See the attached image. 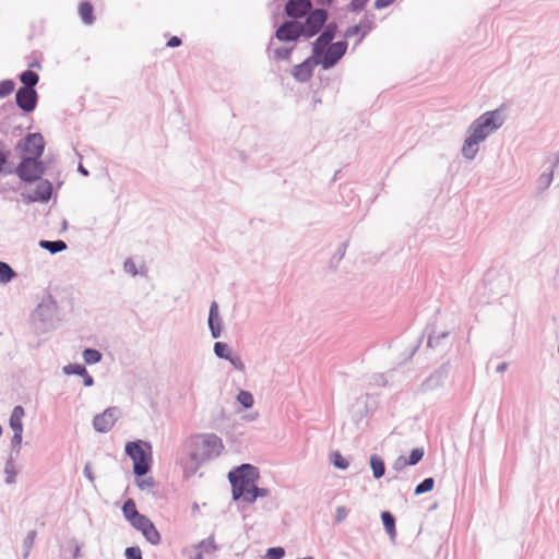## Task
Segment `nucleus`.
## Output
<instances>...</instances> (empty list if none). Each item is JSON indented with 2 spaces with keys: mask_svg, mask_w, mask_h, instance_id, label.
Returning <instances> with one entry per match:
<instances>
[{
  "mask_svg": "<svg viewBox=\"0 0 559 559\" xmlns=\"http://www.w3.org/2000/svg\"><path fill=\"white\" fill-rule=\"evenodd\" d=\"M228 478L231 483L235 500L242 499L245 502L252 503L258 497L269 495L266 489L257 487L259 471L250 464H242L235 471L229 472Z\"/></svg>",
  "mask_w": 559,
  "mask_h": 559,
  "instance_id": "nucleus-1",
  "label": "nucleus"
},
{
  "mask_svg": "<svg viewBox=\"0 0 559 559\" xmlns=\"http://www.w3.org/2000/svg\"><path fill=\"white\" fill-rule=\"evenodd\" d=\"M335 35V26L329 25L313 44V52L317 63L329 69L333 67L346 52L347 44L337 41L331 44Z\"/></svg>",
  "mask_w": 559,
  "mask_h": 559,
  "instance_id": "nucleus-2",
  "label": "nucleus"
},
{
  "mask_svg": "<svg viewBox=\"0 0 559 559\" xmlns=\"http://www.w3.org/2000/svg\"><path fill=\"white\" fill-rule=\"evenodd\" d=\"M223 450L222 439L215 435H198L190 441V457L197 466L218 457Z\"/></svg>",
  "mask_w": 559,
  "mask_h": 559,
  "instance_id": "nucleus-3",
  "label": "nucleus"
},
{
  "mask_svg": "<svg viewBox=\"0 0 559 559\" xmlns=\"http://www.w3.org/2000/svg\"><path fill=\"white\" fill-rule=\"evenodd\" d=\"M126 452L133 461V471L136 476H143L148 472L152 461V448L147 442H128L126 444Z\"/></svg>",
  "mask_w": 559,
  "mask_h": 559,
  "instance_id": "nucleus-4",
  "label": "nucleus"
},
{
  "mask_svg": "<svg viewBox=\"0 0 559 559\" xmlns=\"http://www.w3.org/2000/svg\"><path fill=\"white\" fill-rule=\"evenodd\" d=\"M503 117L499 110L483 114L471 127L472 134L484 141L492 131L501 127Z\"/></svg>",
  "mask_w": 559,
  "mask_h": 559,
  "instance_id": "nucleus-5",
  "label": "nucleus"
},
{
  "mask_svg": "<svg viewBox=\"0 0 559 559\" xmlns=\"http://www.w3.org/2000/svg\"><path fill=\"white\" fill-rule=\"evenodd\" d=\"M45 147V141L39 133H29L23 140H21L16 150L21 152V158H33L39 159L43 155Z\"/></svg>",
  "mask_w": 559,
  "mask_h": 559,
  "instance_id": "nucleus-6",
  "label": "nucleus"
},
{
  "mask_svg": "<svg viewBox=\"0 0 559 559\" xmlns=\"http://www.w3.org/2000/svg\"><path fill=\"white\" fill-rule=\"evenodd\" d=\"M45 171L44 164L39 159L21 158L20 164L15 168L19 178L26 182L38 180Z\"/></svg>",
  "mask_w": 559,
  "mask_h": 559,
  "instance_id": "nucleus-7",
  "label": "nucleus"
},
{
  "mask_svg": "<svg viewBox=\"0 0 559 559\" xmlns=\"http://www.w3.org/2000/svg\"><path fill=\"white\" fill-rule=\"evenodd\" d=\"M326 19L328 14L323 9H317L310 12L305 24H302L304 35L311 37L317 34L324 25Z\"/></svg>",
  "mask_w": 559,
  "mask_h": 559,
  "instance_id": "nucleus-8",
  "label": "nucleus"
},
{
  "mask_svg": "<svg viewBox=\"0 0 559 559\" xmlns=\"http://www.w3.org/2000/svg\"><path fill=\"white\" fill-rule=\"evenodd\" d=\"M132 526L140 531L145 539L151 543L152 545H157L160 542V534L158 533L157 528L153 524V522L146 518L145 515H142L141 518H138V521H135Z\"/></svg>",
  "mask_w": 559,
  "mask_h": 559,
  "instance_id": "nucleus-9",
  "label": "nucleus"
},
{
  "mask_svg": "<svg viewBox=\"0 0 559 559\" xmlns=\"http://www.w3.org/2000/svg\"><path fill=\"white\" fill-rule=\"evenodd\" d=\"M117 417L118 409L116 407H109L94 417L93 426L98 432H107L114 427Z\"/></svg>",
  "mask_w": 559,
  "mask_h": 559,
  "instance_id": "nucleus-10",
  "label": "nucleus"
},
{
  "mask_svg": "<svg viewBox=\"0 0 559 559\" xmlns=\"http://www.w3.org/2000/svg\"><path fill=\"white\" fill-rule=\"evenodd\" d=\"M300 35H304V27L296 21L285 22L276 31V37L282 41L295 40Z\"/></svg>",
  "mask_w": 559,
  "mask_h": 559,
  "instance_id": "nucleus-11",
  "label": "nucleus"
},
{
  "mask_svg": "<svg viewBox=\"0 0 559 559\" xmlns=\"http://www.w3.org/2000/svg\"><path fill=\"white\" fill-rule=\"evenodd\" d=\"M16 104L17 106L26 111L29 112L34 110L37 103V93L34 88L29 87H21L15 95Z\"/></svg>",
  "mask_w": 559,
  "mask_h": 559,
  "instance_id": "nucleus-12",
  "label": "nucleus"
},
{
  "mask_svg": "<svg viewBox=\"0 0 559 559\" xmlns=\"http://www.w3.org/2000/svg\"><path fill=\"white\" fill-rule=\"evenodd\" d=\"M316 66H319V63H317V60L312 55L310 58L306 59L300 64L295 66L292 71V74L297 81L307 82L308 80H310L313 72V68Z\"/></svg>",
  "mask_w": 559,
  "mask_h": 559,
  "instance_id": "nucleus-13",
  "label": "nucleus"
},
{
  "mask_svg": "<svg viewBox=\"0 0 559 559\" xmlns=\"http://www.w3.org/2000/svg\"><path fill=\"white\" fill-rule=\"evenodd\" d=\"M24 408L22 406H15L10 416V427L14 431L12 441L20 444L22 441Z\"/></svg>",
  "mask_w": 559,
  "mask_h": 559,
  "instance_id": "nucleus-14",
  "label": "nucleus"
},
{
  "mask_svg": "<svg viewBox=\"0 0 559 559\" xmlns=\"http://www.w3.org/2000/svg\"><path fill=\"white\" fill-rule=\"evenodd\" d=\"M285 10L289 16L301 17L311 10V2L309 0H289Z\"/></svg>",
  "mask_w": 559,
  "mask_h": 559,
  "instance_id": "nucleus-15",
  "label": "nucleus"
},
{
  "mask_svg": "<svg viewBox=\"0 0 559 559\" xmlns=\"http://www.w3.org/2000/svg\"><path fill=\"white\" fill-rule=\"evenodd\" d=\"M209 326L214 338L221 335V320L218 316V305L216 301H213L210 307Z\"/></svg>",
  "mask_w": 559,
  "mask_h": 559,
  "instance_id": "nucleus-16",
  "label": "nucleus"
},
{
  "mask_svg": "<svg viewBox=\"0 0 559 559\" xmlns=\"http://www.w3.org/2000/svg\"><path fill=\"white\" fill-rule=\"evenodd\" d=\"M52 186L49 181H40L35 189V195L32 201H48L51 197Z\"/></svg>",
  "mask_w": 559,
  "mask_h": 559,
  "instance_id": "nucleus-17",
  "label": "nucleus"
},
{
  "mask_svg": "<svg viewBox=\"0 0 559 559\" xmlns=\"http://www.w3.org/2000/svg\"><path fill=\"white\" fill-rule=\"evenodd\" d=\"M481 140H478L475 135L471 133V135L465 140L464 146L462 148V153L467 158H474L478 151V144Z\"/></svg>",
  "mask_w": 559,
  "mask_h": 559,
  "instance_id": "nucleus-18",
  "label": "nucleus"
},
{
  "mask_svg": "<svg viewBox=\"0 0 559 559\" xmlns=\"http://www.w3.org/2000/svg\"><path fill=\"white\" fill-rule=\"evenodd\" d=\"M122 512L126 519L131 523V525L138 521V518H141L143 514H140L136 510L135 502L131 499L127 500L122 507Z\"/></svg>",
  "mask_w": 559,
  "mask_h": 559,
  "instance_id": "nucleus-19",
  "label": "nucleus"
},
{
  "mask_svg": "<svg viewBox=\"0 0 559 559\" xmlns=\"http://www.w3.org/2000/svg\"><path fill=\"white\" fill-rule=\"evenodd\" d=\"M79 14L85 24L90 25L94 22V8L91 2H81L79 5Z\"/></svg>",
  "mask_w": 559,
  "mask_h": 559,
  "instance_id": "nucleus-20",
  "label": "nucleus"
},
{
  "mask_svg": "<svg viewBox=\"0 0 559 559\" xmlns=\"http://www.w3.org/2000/svg\"><path fill=\"white\" fill-rule=\"evenodd\" d=\"M370 466L372 468V473L376 478H380L384 475L385 466H384V462L381 457H379L377 455H372L370 457Z\"/></svg>",
  "mask_w": 559,
  "mask_h": 559,
  "instance_id": "nucleus-21",
  "label": "nucleus"
},
{
  "mask_svg": "<svg viewBox=\"0 0 559 559\" xmlns=\"http://www.w3.org/2000/svg\"><path fill=\"white\" fill-rule=\"evenodd\" d=\"M39 246L41 248L50 251L51 253L60 252L67 248L66 242L62 240H57V241L41 240L39 242Z\"/></svg>",
  "mask_w": 559,
  "mask_h": 559,
  "instance_id": "nucleus-22",
  "label": "nucleus"
},
{
  "mask_svg": "<svg viewBox=\"0 0 559 559\" xmlns=\"http://www.w3.org/2000/svg\"><path fill=\"white\" fill-rule=\"evenodd\" d=\"M381 519H382L383 525H384L388 534L391 537H394L396 531H395V520H394L393 515L390 512L384 511L381 514Z\"/></svg>",
  "mask_w": 559,
  "mask_h": 559,
  "instance_id": "nucleus-23",
  "label": "nucleus"
},
{
  "mask_svg": "<svg viewBox=\"0 0 559 559\" xmlns=\"http://www.w3.org/2000/svg\"><path fill=\"white\" fill-rule=\"evenodd\" d=\"M21 82L24 84L23 87L34 88V86L38 83V75L33 71H25L20 75Z\"/></svg>",
  "mask_w": 559,
  "mask_h": 559,
  "instance_id": "nucleus-24",
  "label": "nucleus"
},
{
  "mask_svg": "<svg viewBox=\"0 0 559 559\" xmlns=\"http://www.w3.org/2000/svg\"><path fill=\"white\" fill-rule=\"evenodd\" d=\"M424 456V450L423 449H414L412 450L411 454H409V460L406 461L405 459L401 457L399 460L400 461H403V466H406V465H415L417 464Z\"/></svg>",
  "mask_w": 559,
  "mask_h": 559,
  "instance_id": "nucleus-25",
  "label": "nucleus"
},
{
  "mask_svg": "<svg viewBox=\"0 0 559 559\" xmlns=\"http://www.w3.org/2000/svg\"><path fill=\"white\" fill-rule=\"evenodd\" d=\"M14 276V272L12 267L5 263L0 261V281L2 283L10 282Z\"/></svg>",
  "mask_w": 559,
  "mask_h": 559,
  "instance_id": "nucleus-26",
  "label": "nucleus"
},
{
  "mask_svg": "<svg viewBox=\"0 0 559 559\" xmlns=\"http://www.w3.org/2000/svg\"><path fill=\"white\" fill-rule=\"evenodd\" d=\"M83 358L86 364H96L100 361L102 354L97 349L86 348L83 352Z\"/></svg>",
  "mask_w": 559,
  "mask_h": 559,
  "instance_id": "nucleus-27",
  "label": "nucleus"
},
{
  "mask_svg": "<svg viewBox=\"0 0 559 559\" xmlns=\"http://www.w3.org/2000/svg\"><path fill=\"white\" fill-rule=\"evenodd\" d=\"M433 486H435V480H433V478L429 477V478H426L420 484H418L416 486L414 492H415V495H421L425 492H429L433 489Z\"/></svg>",
  "mask_w": 559,
  "mask_h": 559,
  "instance_id": "nucleus-28",
  "label": "nucleus"
},
{
  "mask_svg": "<svg viewBox=\"0 0 559 559\" xmlns=\"http://www.w3.org/2000/svg\"><path fill=\"white\" fill-rule=\"evenodd\" d=\"M214 352L221 358L230 359V350H229V347L227 346V344H225V343H222V342L215 343Z\"/></svg>",
  "mask_w": 559,
  "mask_h": 559,
  "instance_id": "nucleus-29",
  "label": "nucleus"
},
{
  "mask_svg": "<svg viewBox=\"0 0 559 559\" xmlns=\"http://www.w3.org/2000/svg\"><path fill=\"white\" fill-rule=\"evenodd\" d=\"M237 400L245 408H250L253 405V396L248 391H240Z\"/></svg>",
  "mask_w": 559,
  "mask_h": 559,
  "instance_id": "nucleus-30",
  "label": "nucleus"
},
{
  "mask_svg": "<svg viewBox=\"0 0 559 559\" xmlns=\"http://www.w3.org/2000/svg\"><path fill=\"white\" fill-rule=\"evenodd\" d=\"M14 82L11 80H4L0 82V97L9 96L14 91Z\"/></svg>",
  "mask_w": 559,
  "mask_h": 559,
  "instance_id": "nucleus-31",
  "label": "nucleus"
},
{
  "mask_svg": "<svg viewBox=\"0 0 559 559\" xmlns=\"http://www.w3.org/2000/svg\"><path fill=\"white\" fill-rule=\"evenodd\" d=\"M331 460L334 466L337 468L345 469L348 467V462L342 456L340 452H333Z\"/></svg>",
  "mask_w": 559,
  "mask_h": 559,
  "instance_id": "nucleus-32",
  "label": "nucleus"
},
{
  "mask_svg": "<svg viewBox=\"0 0 559 559\" xmlns=\"http://www.w3.org/2000/svg\"><path fill=\"white\" fill-rule=\"evenodd\" d=\"M63 370L68 374H79V376H82V374L86 373L85 367L80 365V364L68 365V366H66L63 368Z\"/></svg>",
  "mask_w": 559,
  "mask_h": 559,
  "instance_id": "nucleus-33",
  "label": "nucleus"
},
{
  "mask_svg": "<svg viewBox=\"0 0 559 559\" xmlns=\"http://www.w3.org/2000/svg\"><path fill=\"white\" fill-rule=\"evenodd\" d=\"M285 556V550L282 547L270 548L263 559H282Z\"/></svg>",
  "mask_w": 559,
  "mask_h": 559,
  "instance_id": "nucleus-34",
  "label": "nucleus"
},
{
  "mask_svg": "<svg viewBox=\"0 0 559 559\" xmlns=\"http://www.w3.org/2000/svg\"><path fill=\"white\" fill-rule=\"evenodd\" d=\"M349 513V509L346 507H337L334 514V521L336 524L342 523L346 520L347 515Z\"/></svg>",
  "mask_w": 559,
  "mask_h": 559,
  "instance_id": "nucleus-35",
  "label": "nucleus"
},
{
  "mask_svg": "<svg viewBox=\"0 0 559 559\" xmlns=\"http://www.w3.org/2000/svg\"><path fill=\"white\" fill-rule=\"evenodd\" d=\"M361 26V36H359L357 41H360L367 33H369L373 27V22L369 19L361 21L359 24Z\"/></svg>",
  "mask_w": 559,
  "mask_h": 559,
  "instance_id": "nucleus-36",
  "label": "nucleus"
},
{
  "mask_svg": "<svg viewBox=\"0 0 559 559\" xmlns=\"http://www.w3.org/2000/svg\"><path fill=\"white\" fill-rule=\"evenodd\" d=\"M292 53L290 48H277L274 50V57L277 60H288Z\"/></svg>",
  "mask_w": 559,
  "mask_h": 559,
  "instance_id": "nucleus-37",
  "label": "nucleus"
},
{
  "mask_svg": "<svg viewBox=\"0 0 559 559\" xmlns=\"http://www.w3.org/2000/svg\"><path fill=\"white\" fill-rule=\"evenodd\" d=\"M4 473H5V481L8 484L14 483L16 473L14 469V465L12 463H8L5 465Z\"/></svg>",
  "mask_w": 559,
  "mask_h": 559,
  "instance_id": "nucleus-38",
  "label": "nucleus"
},
{
  "mask_svg": "<svg viewBox=\"0 0 559 559\" xmlns=\"http://www.w3.org/2000/svg\"><path fill=\"white\" fill-rule=\"evenodd\" d=\"M127 559H142V552L139 547H128L126 549Z\"/></svg>",
  "mask_w": 559,
  "mask_h": 559,
  "instance_id": "nucleus-39",
  "label": "nucleus"
},
{
  "mask_svg": "<svg viewBox=\"0 0 559 559\" xmlns=\"http://www.w3.org/2000/svg\"><path fill=\"white\" fill-rule=\"evenodd\" d=\"M361 35V26L359 25H354L352 27H349L346 33H345V36L346 37H353V36H357V35Z\"/></svg>",
  "mask_w": 559,
  "mask_h": 559,
  "instance_id": "nucleus-40",
  "label": "nucleus"
},
{
  "mask_svg": "<svg viewBox=\"0 0 559 559\" xmlns=\"http://www.w3.org/2000/svg\"><path fill=\"white\" fill-rule=\"evenodd\" d=\"M369 0H352L350 7L353 10H361Z\"/></svg>",
  "mask_w": 559,
  "mask_h": 559,
  "instance_id": "nucleus-41",
  "label": "nucleus"
},
{
  "mask_svg": "<svg viewBox=\"0 0 559 559\" xmlns=\"http://www.w3.org/2000/svg\"><path fill=\"white\" fill-rule=\"evenodd\" d=\"M124 270L129 273H131L132 275H135L136 274V267H135V264L133 261L131 260H128L124 262Z\"/></svg>",
  "mask_w": 559,
  "mask_h": 559,
  "instance_id": "nucleus-42",
  "label": "nucleus"
},
{
  "mask_svg": "<svg viewBox=\"0 0 559 559\" xmlns=\"http://www.w3.org/2000/svg\"><path fill=\"white\" fill-rule=\"evenodd\" d=\"M395 0H376L374 7L377 9H383L392 4Z\"/></svg>",
  "mask_w": 559,
  "mask_h": 559,
  "instance_id": "nucleus-43",
  "label": "nucleus"
},
{
  "mask_svg": "<svg viewBox=\"0 0 559 559\" xmlns=\"http://www.w3.org/2000/svg\"><path fill=\"white\" fill-rule=\"evenodd\" d=\"M181 45V39L178 36H173L167 41V46L170 48H175Z\"/></svg>",
  "mask_w": 559,
  "mask_h": 559,
  "instance_id": "nucleus-44",
  "label": "nucleus"
},
{
  "mask_svg": "<svg viewBox=\"0 0 559 559\" xmlns=\"http://www.w3.org/2000/svg\"><path fill=\"white\" fill-rule=\"evenodd\" d=\"M72 557L73 559H78L81 556V547L79 544L73 543L72 544Z\"/></svg>",
  "mask_w": 559,
  "mask_h": 559,
  "instance_id": "nucleus-45",
  "label": "nucleus"
},
{
  "mask_svg": "<svg viewBox=\"0 0 559 559\" xmlns=\"http://www.w3.org/2000/svg\"><path fill=\"white\" fill-rule=\"evenodd\" d=\"M228 360H229V361H230V362H231L236 368H238V369H243V364H242V361H241L238 357L234 358V357H231V356H230V359H228Z\"/></svg>",
  "mask_w": 559,
  "mask_h": 559,
  "instance_id": "nucleus-46",
  "label": "nucleus"
},
{
  "mask_svg": "<svg viewBox=\"0 0 559 559\" xmlns=\"http://www.w3.org/2000/svg\"><path fill=\"white\" fill-rule=\"evenodd\" d=\"M82 377L84 378V384L86 386H91L94 383L93 378L87 372L85 374H82Z\"/></svg>",
  "mask_w": 559,
  "mask_h": 559,
  "instance_id": "nucleus-47",
  "label": "nucleus"
},
{
  "mask_svg": "<svg viewBox=\"0 0 559 559\" xmlns=\"http://www.w3.org/2000/svg\"><path fill=\"white\" fill-rule=\"evenodd\" d=\"M498 371H504L506 370V364H501L497 368Z\"/></svg>",
  "mask_w": 559,
  "mask_h": 559,
  "instance_id": "nucleus-48",
  "label": "nucleus"
},
{
  "mask_svg": "<svg viewBox=\"0 0 559 559\" xmlns=\"http://www.w3.org/2000/svg\"><path fill=\"white\" fill-rule=\"evenodd\" d=\"M191 559H203V556H202V554L200 551H198L195 554V556L193 558H191Z\"/></svg>",
  "mask_w": 559,
  "mask_h": 559,
  "instance_id": "nucleus-49",
  "label": "nucleus"
},
{
  "mask_svg": "<svg viewBox=\"0 0 559 559\" xmlns=\"http://www.w3.org/2000/svg\"><path fill=\"white\" fill-rule=\"evenodd\" d=\"M31 67H33V68H39V67H40V64H39L38 62H33V63H31Z\"/></svg>",
  "mask_w": 559,
  "mask_h": 559,
  "instance_id": "nucleus-50",
  "label": "nucleus"
}]
</instances>
